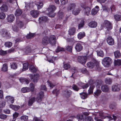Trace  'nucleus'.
<instances>
[{"label":"nucleus","mask_w":121,"mask_h":121,"mask_svg":"<svg viewBox=\"0 0 121 121\" xmlns=\"http://www.w3.org/2000/svg\"><path fill=\"white\" fill-rule=\"evenodd\" d=\"M56 40V37L54 35L51 36L50 38L46 36L43 38L42 43L44 45H46L49 43L53 45L55 44Z\"/></svg>","instance_id":"1"},{"label":"nucleus","mask_w":121,"mask_h":121,"mask_svg":"<svg viewBox=\"0 0 121 121\" xmlns=\"http://www.w3.org/2000/svg\"><path fill=\"white\" fill-rule=\"evenodd\" d=\"M87 66L91 69L94 68L96 65V68L98 70H99L101 69L99 65V63L96 60H94L93 62H89L87 64Z\"/></svg>","instance_id":"2"},{"label":"nucleus","mask_w":121,"mask_h":121,"mask_svg":"<svg viewBox=\"0 0 121 121\" xmlns=\"http://www.w3.org/2000/svg\"><path fill=\"white\" fill-rule=\"evenodd\" d=\"M112 62V60L109 57H106L102 60V63L105 67L109 66Z\"/></svg>","instance_id":"3"},{"label":"nucleus","mask_w":121,"mask_h":121,"mask_svg":"<svg viewBox=\"0 0 121 121\" xmlns=\"http://www.w3.org/2000/svg\"><path fill=\"white\" fill-rule=\"evenodd\" d=\"M67 40L69 42L68 45L66 46V49L67 51L69 52H72L73 47V39H68Z\"/></svg>","instance_id":"4"},{"label":"nucleus","mask_w":121,"mask_h":121,"mask_svg":"<svg viewBox=\"0 0 121 121\" xmlns=\"http://www.w3.org/2000/svg\"><path fill=\"white\" fill-rule=\"evenodd\" d=\"M97 114L99 115L101 118L104 119L107 118L109 120H112L113 119L115 121L116 119L117 118V117L113 115L112 116V117L110 116H104V114L102 112H98Z\"/></svg>","instance_id":"5"},{"label":"nucleus","mask_w":121,"mask_h":121,"mask_svg":"<svg viewBox=\"0 0 121 121\" xmlns=\"http://www.w3.org/2000/svg\"><path fill=\"white\" fill-rule=\"evenodd\" d=\"M56 8L54 5H50L48 7V15L50 17H53L54 16L55 14L54 11L55 10Z\"/></svg>","instance_id":"6"},{"label":"nucleus","mask_w":121,"mask_h":121,"mask_svg":"<svg viewBox=\"0 0 121 121\" xmlns=\"http://www.w3.org/2000/svg\"><path fill=\"white\" fill-rule=\"evenodd\" d=\"M89 114V113L87 112H85L83 114H78L77 117L78 119V121H84V118Z\"/></svg>","instance_id":"7"},{"label":"nucleus","mask_w":121,"mask_h":121,"mask_svg":"<svg viewBox=\"0 0 121 121\" xmlns=\"http://www.w3.org/2000/svg\"><path fill=\"white\" fill-rule=\"evenodd\" d=\"M87 57L86 56H79L77 58L78 61L80 63L84 65L86 63Z\"/></svg>","instance_id":"8"},{"label":"nucleus","mask_w":121,"mask_h":121,"mask_svg":"<svg viewBox=\"0 0 121 121\" xmlns=\"http://www.w3.org/2000/svg\"><path fill=\"white\" fill-rule=\"evenodd\" d=\"M16 25L20 28H23L24 29L26 28V26L23 23L17 18L16 19Z\"/></svg>","instance_id":"9"},{"label":"nucleus","mask_w":121,"mask_h":121,"mask_svg":"<svg viewBox=\"0 0 121 121\" xmlns=\"http://www.w3.org/2000/svg\"><path fill=\"white\" fill-rule=\"evenodd\" d=\"M104 24L105 27L107 29V30H109L112 28V25L109 21L107 20L105 21L104 22Z\"/></svg>","instance_id":"10"},{"label":"nucleus","mask_w":121,"mask_h":121,"mask_svg":"<svg viewBox=\"0 0 121 121\" xmlns=\"http://www.w3.org/2000/svg\"><path fill=\"white\" fill-rule=\"evenodd\" d=\"M30 79H32L33 81L34 82H36L38 81L39 76L38 74H34V76L30 74Z\"/></svg>","instance_id":"11"},{"label":"nucleus","mask_w":121,"mask_h":121,"mask_svg":"<svg viewBox=\"0 0 121 121\" xmlns=\"http://www.w3.org/2000/svg\"><path fill=\"white\" fill-rule=\"evenodd\" d=\"M94 85H95L96 86H99L100 85V83H99V81H96L95 82L93 83L92 85L90 86V89L88 91H93L95 87Z\"/></svg>","instance_id":"12"},{"label":"nucleus","mask_w":121,"mask_h":121,"mask_svg":"<svg viewBox=\"0 0 121 121\" xmlns=\"http://www.w3.org/2000/svg\"><path fill=\"white\" fill-rule=\"evenodd\" d=\"M30 13L32 16L34 18L37 17L39 14V11L37 10H32L31 11Z\"/></svg>","instance_id":"13"},{"label":"nucleus","mask_w":121,"mask_h":121,"mask_svg":"<svg viewBox=\"0 0 121 121\" xmlns=\"http://www.w3.org/2000/svg\"><path fill=\"white\" fill-rule=\"evenodd\" d=\"M39 97H37L36 99L37 101L39 103L41 101L42 99L44 96V92L43 91H40L39 93Z\"/></svg>","instance_id":"14"},{"label":"nucleus","mask_w":121,"mask_h":121,"mask_svg":"<svg viewBox=\"0 0 121 121\" xmlns=\"http://www.w3.org/2000/svg\"><path fill=\"white\" fill-rule=\"evenodd\" d=\"M48 19L47 17L43 16L39 18V21L40 23H42L43 22H48Z\"/></svg>","instance_id":"15"},{"label":"nucleus","mask_w":121,"mask_h":121,"mask_svg":"<svg viewBox=\"0 0 121 121\" xmlns=\"http://www.w3.org/2000/svg\"><path fill=\"white\" fill-rule=\"evenodd\" d=\"M82 48L83 47L80 43H77L75 46V49L77 52H80L82 50Z\"/></svg>","instance_id":"16"},{"label":"nucleus","mask_w":121,"mask_h":121,"mask_svg":"<svg viewBox=\"0 0 121 121\" xmlns=\"http://www.w3.org/2000/svg\"><path fill=\"white\" fill-rule=\"evenodd\" d=\"M107 41L108 44L110 45H112L114 44V40L111 36H109L108 38Z\"/></svg>","instance_id":"17"},{"label":"nucleus","mask_w":121,"mask_h":121,"mask_svg":"<svg viewBox=\"0 0 121 121\" xmlns=\"http://www.w3.org/2000/svg\"><path fill=\"white\" fill-rule=\"evenodd\" d=\"M29 69L30 71L33 73L36 72L38 70L37 68L33 65L30 66Z\"/></svg>","instance_id":"18"},{"label":"nucleus","mask_w":121,"mask_h":121,"mask_svg":"<svg viewBox=\"0 0 121 121\" xmlns=\"http://www.w3.org/2000/svg\"><path fill=\"white\" fill-rule=\"evenodd\" d=\"M22 10L20 9H17L15 13V15L16 17L20 16L22 13Z\"/></svg>","instance_id":"19"},{"label":"nucleus","mask_w":121,"mask_h":121,"mask_svg":"<svg viewBox=\"0 0 121 121\" xmlns=\"http://www.w3.org/2000/svg\"><path fill=\"white\" fill-rule=\"evenodd\" d=\"M5 99L8 102H10L13 104L14 102V99L13 97L10 96H7L5 97Z\"/></svg>","instance_id":"20"},{"label":"nucleus","mask_w":121,"mask_h":121,"mask_svg":"<svg viewBox=\"0 0 121 121\" xmlns=\"http://www.w3.org/2000/svg\"><path fill=\"white\" fill-rule=\"evenodd\" d=\"M7 18L8 21L9 22H11L14 20L15 17L13 15H10L8 16Z\"/></svg>","instance_id":"21"},{"label":"nucleus","mask_w":121,"mask_h":121,"mask_svg":"<svg viewBox=\"0 0 121 121\" xmlns=\"http://www.w3.org/2000/svg\"><path fill=\"white\" fill-rule=\"evenodd\" d=\"M89 26L91 28H95L97 26V23L95 22H91L88 24Z\"/></svg>","instance_id":"22"},{"label":"nucleus","mask_w":121,"mask_h":121,"mask_svg":"<svg viewBox=\"0 0 121 121\" xmlns=\"http://www.w3.org/2000/svg\"><path fill=\"white\" fill-rule=\"evenodd\" d=\"M85 36V33L84 32H80L78 35V37L79 39H81Z\"/></svg>","instance_id":"23"},{"label":"nucleus","mask_w":121,"mask_h":121,"mask_svg":"<svg viewBox=\"0 0 121 121\" xmlns=\"http://www.w3.org/2000/svg\"><path fill=\"white\" fill-rule=\"evenodd\" d=\"M120 86L119 85H114L112 86V91H119L120 90Z\"/></svg>","instance_id":"24"},{"label":"nucleus","mask_w":121,"mask_h":121,"mask_svg":"<svg viewBox=\"0 0 121 121\" xmlns=\"http://www.w3.org/2000/svg\"><path fill=\"white\" fill-rule=\"evenodd\" d=\"M35 101V98L33 97L29 99L28 101V105H31Z\"/></svg>","instance_id":"25"},{"label":"nucleus","mask_w":121,"mask_h":121,"mask_svg":"<svg viewBox=\"0 0 121 121\" xmlns=\"http://www.w3.org/2000/svg\"><path fill=\"white\" fill-rule=\"evenodd\" d=\"M23 51L24 52V54H28L31 52L30 48L29 47H27L24 49Z\"/></svg>","instance_id":"26"},{"label":"nucleus","mask_w":121,"mask_h":121,"mask_svg":"<svg viewBox=\"0 0 121 121\" xmlns=\"http://www.w3.org/2000/svg\"><path fill=\"white\" fill-rule=\"evenodd\" d=\"M85 11V14L87 16H88L90 12L91 9L90 7H88L87 6L86 7Z\"/></svg>","instance_id":"27"},{"label":"nucleus","mask_w":121,"mask_h":121,"mask_svg":"<svg viewBox=\"0 0 121 121\" xmlns=\"http://www.w3.org/2000/svg\"><path fill=\"white\" fill-rule=\"evenodd\" d=\"M10 107L14 110L17 111L20 108V106H18L12 104L10 105Z\"/></svg>","instance_id":"28"},{"label":"nucleus","mask_w":121,"mask_h":121,"mask_svg":"<svg viewBox=\"0 0 121 121\" xmlns=\"http://www.w3.org/2000/svg\"><path fill=\"white\" fill-rule=\"evenodd\" d=\"M19 80L22 83L28 84L29 83V80L26 78H20Z\"/></svg>","instance_id":"29"},{"label":"nucleus","mask_w":121,"mask_h":121,"mask_svg":"<svg viewBox=\"0 0 121 121\" xmlns=\"http://www.w3.org/2000/svg\"><path fill=\"white\" fill-rule=\"evenodd\" d=\"M76 6L75 4L73 3L70 4L67 8L68 10H70L74 9Z\"/></svg>","instance_id":"30"},{"label":"nucleus","mask_w":121,"mask_h":121,"mask_svg":"<svg viewBox=\"0 0 121 121\" xmlns=\"http://www.w3.org/2000/svg\"><path fill=\"white\" fill-rule=\"evenodd\" d=\"M36 4L37 6L38 9H39L41 8V7L43 6V4L42 2H41L40 1H38L36 2Z\"/></svg>","instance_id":"31"},{"label":"nucleus","mask_w":121,"mask_h":121,"mask_svg":"<svg viewBox=\"0 0 121 121\" xmlns=\"http://www.w3.org/2000/svg\"><path fill=\"white\" fill-rule=\"evenodd\" d=\"M29 64L28 62L24 63L23 64V68L22 69L23 71L27 70L28 68Z\"/></svg>","instance_id":"32"},{"label":"nucleus","mask_w":121,"mask_h":121,"mask_svg":"<svg viewBox=\"0 0 121 121\" xmlns=\"http://www.w3.org/2000/svg\"><path fill=\"white\" fill-rule=\"evenodd\" d=\"M76 31V29L74 28H70L69 31V34L70 35H73L75 33Z\"/></svg>","instance_id":"33"},{"label":"nucleus","mask_w":121,"mask_h":121,"mask_svg":"<svg viewBox=\"0 0 121 121\" xmlns=\"http://www.w3.org/2000/svg\"><path fill=\"white\" fill-rule=\"evenodd\" d=\"M101 89L102 91H108L109 88L108 85H104L102 86Z\"/></svg>","instance_id":"34"},{"label":"nucleus","mask_w":121,"mask_h":121,"mask_svg":"<svg viewBox=\"0 0 121 121\" xmlns=\"http://www.w3.org/2000/svg\"><path fill=\"white\" fill-rule=\"evenodd\" d=\"M81 95V97L82 99H84L87 96V94L85 92H83L82 93L80 94Z\"/></svg>","instance_id":"35"},{"label":"nucleus","mask_w":121,"mask_h":121,"mask_svg":"<svg viewBox=\"0 0 121 121\" xmlns=\"http://www.w3.org/2000/svg\"><path fill=\"white\" fill-rule=\"evenodd\" d=\"M114 17L117 21H119L121 20V15L116 14L114 16Z\"/></svg>","instance_id":"36"},{"label":"nucleus","mask_w":121,"mask_h":121,"mask_svg":"<svg viewBox=\"0 0 121 121\" xmlns=\"http://www.w3.org/2000/svg\"><path fill=\"white\" fill-rule=\"evenodd\" d=\"M114 54L115 57L116 58H118L121 56V53L118 51H115L114 52Z\"/></svg>","instance_id":"37"},{"label":"nucleus","mask_w":121,"mask_h":121,"mask_svg":"<svg viewBox=\"0 0 121 121\" xmlns=\"http://www.w3.org/2000/svg\"><path fill=\"white\" fill-rule=\"evenodd\" d=\"M0 9L3 11H6L8 9L7 6L5 4H3L0 8Z\"/></svg>","instance_id":"38"},{"label":"nucleus","mask_w":121,"mask_h":121,"mask_svg":"<svg viewBox=\"0 0 121 121\" xmlns=\"http://www.w3.org/2000/svg\"><path fill=\"white\" fill-rule=\"evenodd\" d=\"M105 83L107 84H111L112 82L111 79L109 78H106L105 80Z\"/></svg>","instance_id":"39"},{"label":"nucleus","mask_w":121,"mask_h":121,"mask_svg":"<svg viewBox=\"0 0 121 121\" xmlns=\"http://www.w3.org/2000/svg\"><path fill=\"white\" fill-rule=\"evenodd\" d=\"M12 45V43L10 42H6L4 44V46L6 47H10Z\"/></svg>","instance_id":"40"},{"label":"nucleus","mask_w":121,"mask_h":121,"mask_svg":"<svg viewBox=\"0 0 121 121\" xmlns=\"http://www.w3.org/2000/svg\"><path fill=\"white\" fill-rule=\"evenodd\" d=\"M97 53L98 55L99 56L103 57L104 56V53L102 51H98L97 52Z\"/></svg>","instance_id":"41"},{"label":"nucleus","mask_w":121,"mask_h":121,"mask_svg":"<svg viewBox=\"0 0 121 121\" xmlns=\"http://www.w3.org/2000/svg\"><path fill=\"white\" fill-rule=\"evenodd\" d=\"M13 30L16 32H18L19 30V27L16 25H14L12 26Z\"/></svg>","instance_id":"42"},{"label":"nucleus","mask_w":121,"mask_h":121,"mask_svg":"<svg viewBox=\"0 0 121 121\" xmlns=\"http://www.w3.org/2000/svg\"><path fill=\"white\" fill-rule=\"evenodd\" d=\"M34 35V34H32L30 32L29 33V34L27 35L26 37L27 39H30L32 38Z\"/></svg>","instance_id":"43"},{"label":"nucleus","mask_w":121,"mask_h":121,"mask_svg":"<svg viewBox=\"0 0 121 121\" xmlns=\"http://www.w3.org/2000/svg\"><path fill=\"white\" fill-rule=\"evenodd\" d=\"M64 51V48L60 46H58L56 50V52H58L60 51Z\"/></svg>","instance_id":"44"},{"label":"nucleus","mask_w":121,"mask_h":121,"mask_svg":"<svg viewBox=\"0 0 121 121\" xmlns=\"http://www.w3.org/2000/svg\"><path fill=\"white\" fill-rule=\"evenodd\" d=\"M8 67L7 65L6 64H4L3 65L2 68V70L4 71H5L7 70Z\"/></svg>","instance_id":"45"},{"label":"nucleus","mask_w":121,"mask_h":121,"mask_svg":"<svg viewBox=\"0 0 121 121\" xmlns=\"http://www.w3.org/2000/svg\"><path fill=\"white\" fill-rule=\"evenodd\" d=\"M5 102L4 101L2 100L0 102V108H3L5 105Z\"/></svg>","instance_id":"46"},{"label":"nucleus","mask_w":121,"mask_h":121,"mask_svg":"<svg viewBox=\"0 0 121 121\" xmlns=\"http://www.w3.org/2000/svg\"><path fill=\"white\" fill-rule=\"evenodd\" d=\"M80 10V9H77L76 10H73L72 12V13L74 15H76L78 14Z\"/></svg>","instance_id":"47"},{"label":"nucleus","mask_w":121,"mask_h":121,"mask_svg":"<svg viewBox=\"0 0 121 121\" xmlns=\"http://www.w3.org/2000/svg\"><path fill=\"white\" fill-rule=\"evenodd\" d=\"M47 82L48 83V85L51 88H53V87L55 86V84H53L50 81H48Z\"/></svg>","instance_id":"48"},{"label":"nucleus","mask_w":121,"mask_h":121,"mask_svg":"<svg viewBox=\"0 0 121 121\" xmlns=\"http://www.w3.org/2000/svg\"><path fill=\"white\" fill-rule=\"evenodd\" d=\"M28 117L26 116H23L20 117L21 120L24 121H27L28 119Z\"/></svg>","instance_id":"49"},{"label":"nucleus","mask_w":121,"mask_h":121,"mask_svg":"<svg viewBox=\"0 0 121 121\" xmlns=\"http://www.w3.org/2000/svg\"><path fill=\"white\" fill-rule=\"evenodd\" d=\"M114 64L115 65H121V60L118 59L115 61Z\"/></svg>","instance_id":"50"},{"label":"nucleus","mask_w":121,"mask_h":121,"mask_svg":"<svg viewBox=\"0 0 121 121\" xmlns=\"http://www.w3.org/2000/svg\"><path fill=\"white\" fill-rule=\"evenodd\" d=\"M72 88L73 90L76 91H78L79 90V88L75 85L73 84L72 86Z\"/></svg>","instance_id":"51"},{"label":"nucleus","mask_w":121,"mask_h":121,"mask_svg":"<svg viewBox=\"0 0 121 121\" xmlns=\"http://www.w3.org/2000/svg\"><path fill=\"white\" fill-rule=\"evenodd\" d=\"M6 17L5 14L3 13H0V19H3Z\"/></svg>","instance_id":"52"},{"label":"nucleus","mask_w":121,"mask_h":121,"mask_svg":"<svg viewBox=\"0 0 121 121\" xmlns=\"http://www.w3.org/2000/svg\"><path fill=\"white\" fill-rule=\"evenodd\" d=\"M86 3L85 2L81 3L80 4V5L84 9H86L87 6Z\"/></svg>","instance_id":"53"},{"label":"nucleus","mask_w":121,"mask_h":121,"mask_svg":"<svg viewBox=\"0 0 121 121\" xmlns=\"http://www.w3.org/2000/svg\"><path fill=\"white\" fill-rule=\"evenodd\" d=\"M99 10L98 9H94L92 10L91 13L92 15H94L96 14L98 12Z\"/></svg>","instance_id":"54"},{"label":"nucleus","mask_w":121,"mask_h":121,"mask_svg":"<svg viewBox=\"0 0 121 121\" xmlns=\"http://www.w3.org/2000/svg\"><path fill=\"white\" fill-rule=\"evenodd\" d=\"M11 68L15 69L17 68V66L16 64L13 63L11 65Z\"/></svg>","instance_id":"55"},{"label":"nucleus","mask_w":121,"mask_h":121,"mask_svg":"<svg viewBox=\"0 0 121 121\" xmlns=\"http://www.w3.org/2000/svg\"><path fill=\"white\" fill-rule=\"evenodd\" d=\"M70 66L69 65L68 63H66L63 66V68L65 70L67 69H68L70 68Z\"/></svg>","instance_id":"56"},{"label":"nucleus","mask_w":121,"mask_h":121,"mask_svg":"<svg viewBox=\"0 0 121 121\" xmlns=\"http://www.w3.org/2000/svg\"><path fill=\"white\" fill-rule=\"evenodd\" d=\"M84 21L83 20L78 25V28L79 29L80 28L82 27L84 25Z\"/></svg>","instance_id":"57"},{"label":"nucleus","mask_w":121,"mask_h":121,"mask_svg":"<svg viewBox=\"0 0 121 121\" xmlns=\"http://www.w3.org/2000/svg\"><path fill=\"white\" fill-rule=\"evenodd\" d=\"M7 117V116L4 114H0V118L3 119H6Z\"/></svg>","instance_id":"58"},{"label":"nucleus","mask_w":121,"mask_h":121,"mask_svg":"<svg viewBox=\"0 0 121 121\" xmlns=\"http://www.w3.org/2000/svg\"><path fill=\"white\" fill-rule=\"evenodd\" d=\"M30 87L31 90V91H33L34 90V89L35 86V85L33 83H30Z\"/></svg>","instance_id":"59"},{"label":"nucleus","mask_w":121,"mask_h":121,"mask_svg":"<svg viewBox=\"0 0 121 121\" xmlns=\"http://www.w3.org/2000/svg\"><path fill=\"white\" fill-rule=\"evenodd\" d=\"M58 16L59 18L62 19L64 16L63 13L61 12H59L58 13Z\"/></svg>","instance_id":"60"},{"label":"nucleus","mask_w":121,"mask_h":121,"mask_svg":"<svg viewBox=\"0 0 121 121\" xmlns=\"http://www.w3.org/2000/svg\"><path fill=\"white\" fill-rule=\"evenodd\" d=\"M7 54L6 51H4L2 50L0 51V55H4Z\"/></svg>","instance_id":"61"},{"label":"nucleus","mask_w":121,"mask_h":121,"mask_svg":"<svg viewBox=\"0 0 121 121\" xmlns=\"http://www.w3.org/2000/svg\"><path fill=\"white\" fill-rule=\"evenodd\" d=\"M89 86L88 84L87 83L85 85H83L81 86V87L83 89L87 88Z\"/></svg>","instance_id":"62"},{"label":"nucleus","mask_w":121,"mask_h":121,"mask_svg":"<svg viewBox=\"0 0 121 121\" xmlns=\"http://www.w3.org/2000/svg\"><path fill=\"white\" fill-rule=\"evenodd\" d=\"M60 1L62 4H65L67 3L68 0H60Z\"/></svg>","instance_id":"63"},{"label":"nucleus","mask_w":121,"mask_h":121,"mask_svg":"<svg viewBox=\"0 0 121 121\" xmlns=\"http://www.w3.org/2000/svg\"><path fill=\"white\" fill-rule=\"evenodd\" d=\"M86 121H93V120L91 117H89L86 118Z\"/></svg>","instance_id":"64"}]
</instances>
